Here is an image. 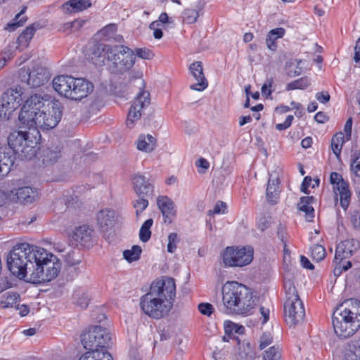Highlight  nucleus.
Returning <instances> with one entry per match:
<instances>
[{"instance_id":"7","label":"nucleus","mask_w":360,"mask_h":360,"mask_svg":"<svg viewBox=\"0 0 360 360\" xmlns=\"http://www.w3.org/2000/svg\"><path fill=\"white\" fill-rule=\"evenodd\" d=\"M112 337L108 330L101 326L91 327L87 333L82 335L81 341L86 349L94 351L96 349L100 352H108Z\"/></svg>"},{"instance_id":"47","label":"nucleus","mask_w":360,"mask_h":360,"mask_svg":"<svg viewBox=\"0 0 360 360\" xmlns=\"http://www.w3.org/2000/svg\"><path fill=\"white\" fill-rule=\"evenodd\" d=\"M263 360H282L281 354L278 347L272 346L265 351L263 355Z\"/></svg>"},{"instance_id":"25","label":"nucleus","mask_w":360,"mask_h":360,"mask_svg":"<svg viewBox=\"0 0 360 360\" xmlns=\"http://www.w3.org/2000/svg\"><path fill=\"white\" fill-rule=\"evenodd\" d=\"M14 158L11 149H0V180L11 171Z\"/></svg>"},{"instance_id":"6","label":"nucleus","mask_w":360,"mask_h":360,"mask_svg":"<svg viewBox=\"0 0 360 360\" xmlns=\"http://www.w3.org/2000/svg\"><path fill=\"white\" fill-rule=\"evenodd\" d=\"M129 88L131 91L134 87L140 90L134 103L130 108L126 121L128 127L131 128L134 123L141 117V110L150 103V93L145 91V82L142 79V73L131 74L128 81Z\"/></svg>"},{"instance_id":"43","label":"nucleus","mask_w":360,"mask_h":360,"mask_svg":"<svg viewBox=\"0 0 360 360\" xmlns=\"http://www.w3.org/2000/svg\"><path fill=\"white\" fill-rule=\"evenodd\" d=\"M326 252L323 245L315 244L311 247V256L316 262H320L324 259Z\"/></svg>"},{"instance_id":"16","label":"nucleus","mask_w":360,"mask_h":360,"mask_svg":"<svg viewBox=\"0 0 360 360\" xmlns=\"http://www.w3.org/2000/svg\"><path fill=\"white\" fill-rule=\"evenodd\" d=\"M285 320L290 326H295L301 323L305 316V310L301 301H285L284 303Z\"/></svg>"},{"instance_id":"15","label":"nucleus","mask_w":360,"mask_h":360,"mask_svg":"<svg viewBox=\"0 0 360 360\" xmlns=\"http://www.w3.org/2000/svg\"><path fill=\"white\" fill-rule=\"evenodd\" d=\"M329 181L333 185L335 195L340 196L341 207L346 210L349 205L352 195L348 181L345 180L340 174L335 172L330 173Z\"/></svg>"},{"instance_id":"8","label":"nucleus","mask_w":360,"mask_h":360,"mask_svg":"<svg viewBox=\"0 0 360 360\" xmlns=\"http://www.w3.org/2000/svg\"><path fill=\"white\" fill-rule=\"evenodd\" d=\"M254 250L250 246L227 247L221 255L226 267H242L249 264L253 259Z\"/></svg>"},{"instance_id":"12","label":"nucleus","mask_w":360,"mask_h":360,"mask_svg":"<svg viewBox=\"0 0 360 360\" xmlns=\"http://www.w3.org/2000/svg\"><path fill=\"white\" fill-rule=\"evenodd\" d=\"M62 113L60 107L57 105L52 107V110L49 111V108L42 110L32 121L33 123H29L25 127L28 129L38 130H49L56 127L61 119Z\"/></svg>"},{"instance_id":"35","label":"nucleus","mask_w":360,"mask_h":360,"mask_svg":"<svg viewBox=\"0 0 360 360\" xmlns=\"http://www.w3.org/2000/svg\"><path fill=\"white\" fill-rule=\"evenodd\" d=\"M79 360H112V357L108 352H100L96 349L94 351L89 350Z\"/></svg>"},{"instance_id":"33","label":"nucleus","mask_w":360,"mask_h":360,"mask_svg":"<svg viewBox=\"0 0 360 360\" xmlns=\"http://www.w3.org/2000/svg\"><path fill=\"white\" fill-rule=\"evenodd\" d=\"M313 200L312 196H304L300 198V203H298L299 210L305 212L308 221H311L314 217V210L311 205Z\"/></svg>"},{"instance_id":"21","label":"nucleus","mask_w":360,"mask_h":360,"mask_svg":"<svg viewBox=\"0 0 360 360\" xmlns=\"http://www.w3.org/2000/svg\"><path fill=\"white\" fill-rule=\"evenodd\" d=\"M189 70L197 81V83L191 85L190 88L198 91L205 89L208 86V82L203 73L202 63L200 61L191 63L189 67Z\"/></svg>"},{"instance_id":"22","label":"nucleus","mask_w":360,"mask_h":360,"mask_svg":"<svg viewBox=\"0 0 360 360\" xmlns=\"http://www.w3.org/2000/svg\"><path fill=\"white\" fill-rule=\"evenodd\" d=\"M359 246V241L353 238L342 241L336 247L335 259L342 260L351 257Z\"/></svg>"},{"instance_id":"28","label":"nucleus","mask_w":360,"mask_h":360,"mask_svg":"<svg viewBox=\"0 0 360 360\" xmlns=\"http://www.w3.org/2000/svg\"><path fill=\"white\" fill-rule=\"evenodd\" d=\"M15 195L20 202L31 203L37 198L38 191L32 187L24 186L17 189Z\"/></svg>"},{"instance_id":"49","label":"nucleus","mask_w":360,"mask_h":360,"mask_svg":"<svg viewBox=\"0 0 360 360\" xmlns=\"http://www.w3.org/2000/svg\"><path fill=\"white\" fill-rule=\"evenodd\" d=\"M134 52L136 56L145 60L152 59L154 56L153 51L147 48H138Z\"/></svg>"},{"instance_id":"45","label":"nucleus","mask_w":360,"mask_h":360,"mask_svg":"<svg viewBox=\"0 0 360 360\" xmlns=\"http://www.w3.org/2000/svg\"><path fill=\"white\" fill-rule=\"evenodd\" d=\"M26 8V7H24L22 10L15 15V18L14 19L15 22L12 23H8L6 27V30L8 31H14L16 27L22 26L23 25V23L26 21V18L22 15L25 13Z\"/></svg>"},{"instance_id":"55","label":"nucleus","mask_w":360,"mask_h":360,"mask_svg":"<svg viewBox=\"0 0 360 360\" xmlns=\"http://www.w3.org/2000/svg\"><path fill=\"white\" fill-rule=\"evenodd\" d=\"M351 170L356 176H360V153L352 160Z\"/></svg>"},{"instance_id":"44","label":"nucleus","mask_w":360,"mask_h":360,"mask_svg":"<svg viewBox=\"0 0 360 360\" xmlns=\"http://www.w3.org/2000/svg\"><path fill=\"white\" fill-rule=\"evenodd\" d=\"M148 197H139L137 200L133 202V206L136 211V215L138 217L148 206Z\"/></svg>"},{"instance_id":"27","label":"nucleus","mask_w":360,"mask_h":360,"mask_svg":"<svg viewBox=\"0 0 360 360\" xmlns=\"http://www.w3.org/2000/svg\"><path fill=\"white\" fill-rule=\"evenodd\" d=\"M333 326L336 335L342 338H347L353 335L360 328V323H350L349 321H346L344 323L340 322V326L338 328L335 324H333Z\"/></svg>"},{"instance_id":"36","label":"nucleus","mask_w":360,"mask_h":360,"mask_svg":"<svg viewBox=\"0 0 360 360\" xmlns=\"http://www.w3.org/2000/svg\"><path fill=\"white\" fill-rule=\"evenodd\" d=\"M283 288L285 294V301H301L294 283L290 279L284 280Z\"/></svg>"},{"instance_id":"50","label":"nucleus","mask_w":360,"mask_h":360,"mask_svg":"<svg viewBox=\"0 0 360 360\" xmlns=\"http://www.w3.org/2000/svg\"><path fill=\"white\" fill-rule=\"evenodd\" d=\"M178 236L176 233H172L168 236L167 251L172 253L176 248Z\"/></svg>"},{"instance_id":"41","label":"nucleus","mask_w":360,"mask_h":360,"mask_svg":"<svg viewBox=\"0 0 360 360\" xmlns=\"http://www.w3.org/2000/svg\"><path fill=\"white\" fill-rule=\"evenodd\" d=\"M153 221L152 219H147L141 226L139 231V238L142 242H147L151 236L150 227Z\"/></svg>"},{"instance_id":"63","label":"nucleus","mask_w":360,"mask_h":360,"mask_svg":"<svg viewBox=\"0 0 360 360\" xmlns=\"http://www.w3.org/2000/svg\"><path fill=\"white\" fill-rule=\"evenodd\" d=\"M352 127V118L349 117L346 121L345 127H344V131L345 133L347 140H349L351 138Z\"/></svg>"},{"instance_id":"26","label":"nucleus","mask_w":360,"mask_h":360,"mask_svg":"<svg viewBox=\"0 0 360 360\" xmlns=\"http://www.w3.org/2000/svg\"><path fill=\"white\" fill-rule=\"evenodd\" d=\"M41 157L45 165L53 164L61 157V148L58 146H51L44 148Z\"/></svg>"},{"instance_id":"46","label":"nucleus","mask_w":360,"mask_h":360,"mask_svg":"<svg viewBox=\"0 0 360 360\" xmlns=\"http://www.w3.org/2000/svg\"><path fill=\"white\" fill-rule=\"evenodd\" d=\"M199 15L200 14L198 10L193 8H186L183 12L182 18L184 22L188 24H191L197 21Z\"/></svg>"},{"instance_id":"61","label":"nucleus","mask_w":360,"mask_h":360,"mask_svg":"<svg viewBox=\"0 0 360 360\" xmlns=\"http://www.w3.org/2000/svg\"><path fill=\"white\" fill-rule=\"evenodd\" d=\"M84 22L82 20H75L71 22L65 24L67 28H70L74 31L79 30L84 25Z\"/></svg>"},{"instance_id":"52","label":"nucleus","mask_w":360,"mask_h":360,"mask_svg":"<svg viewBox=\"0 0 360 360\" xmlns=\"http://www.w3.org/2000/svg\"><path fill=\"white\" fill-rule=\"evenodd\" d=\"M198 309L202 314L207 316H210L214 311L213 306L210 303H200L198 304Z\"/></svg>"},{"instance_id":"53","label":"nucleus","mask_w":360,"mask_h":360,"mask_svg":"<svg viewBox=\"0 0 360 360\" xmlns=\"http://www.w3.org/2000/svg\"><path fill=\"white\" fill-rule=\"evenodd\" d=\"M272 336L269 333H264L260 338L259 349L262 350L272 343Z\"/></svg>"},{"instance_id":"4","label":"nucleus","mask_w":360,"mask_h":360,"mask_svg":"<svg viewBox=\"0 0 360 360\" xmlns=\"http://www.w3.org/2000/svg\"><path fill=\"white\" fill-rule=\"evenodd\" d=\"M53 89L61 96L72 101H79L88 96L94 85L88 80L70 75H61L55 77L52 81Z\"/></svg>"},{"instance_id":"39","label":"nucleus","mask_w":360,"mask_h":360,"mask_svg":"<svg viewBox=\"0 0 360 360\" xmlns=\"http://www.w3.org/2000/svg\"><path fill=\"white\" fill-rule=\"evenodd\" d=\"M142 250L139 245H133L130 250L123 252L124 258L129 262H133L139 259Z\"/></svg>"},{"instance_id":"17","label":"nucleus","mask_w":360,"mask_h":360,"mask_svg":"<svg viewBox=\"0 0 360 360\" xmlns=\"http://www.w3.org/2000/svg\"><path fill=\"white\" fill-rule=\"evenodd\" d=\"M96 220L100 231L105 236L113 230L118 221V214L114 210L105 208L97 213Z\"/></svg>"},{"instance_id":"23","label":"nucleus","mask_w":360,"mask_h":360,"mask_svg":"<svg viewBox=\"0 0 360 360\" xmlns=\"http://www.w3.org/2000/svg\"><path fill=\"white\" fill-rule=\"evenodd\" d=\"M158 205L164 217L165 222L171 224L176 214L174 202L167 196H159Z\"/></svg>"},{"instance_id":"57","label":"nucleus","mask_w":360,"mask_h":360,"mask_svg":"<svg viewBox=\"0 0 360 360\" xmlns=\"http://www.w3.org/2000/svg\"><path fill=\"white\" fill-rule=\"evenodd\" d=\"M351 222L354 228H360V211L354 210L351 214Z\"/></svg>"},{"instance_id":"9","label":"nucleus","mask_w":360,"mask_h":360,"mask_svg":"<svg viewBox=\"0 0 360 360\" xmlns=\"http://www.w3.org/2000/svg\"><path fill=\"white\" fill-rule=\"evenodd\" d=\"M49 101L44 97L34 94L29 97L22 105L20 112L19 114V120L25 127L29 123H33L32 120L34 119L39 113L42 110L49 108Z\"/></svg>"},{"instance_id":"62","label":"nucleus","mask_w":360,"mask_h":360,"mask_svg":"<svg viewBox=\"0 0 360 360\" xmlns=\"http://www.w3.org/2000/svg\"><path fill=\"white\" fill-rule=\"evenodd\" d=\"M116 31V27L114 24H110L105 26L103 29L101 30V32L108 37H110L112 34H114Z\"/></svg>"},{"instance_id":"29","label":"nucleus","mask_w":360,"mask_h":360,"mask_svg":"<svg viewBox=\"0 0 360 360\" xmlns=\"http://www.w3.org/2000/svg\"><path fill=\"white\" fill-rule=\"evenodd\" d=\"M137 149L146 153H150L155 150L157 141L150 134H141L137 140Z\"/></svg>"},{"instance_id":"51","label":"nucleus","mask_w":360,"mask_h":360,"mask_svg":"<svg viewBox=\"0 0 360 360\" xmlns=\"http://www.w3.org/2000/svg\"><path fill=\"white\" fill-rule=\"evenodd\" d=\"M274 83V79L272 77L268 78L263 86H262V94L263 96L268 98L271 96L272 93L271 87Z\"/></svg>"},{"instance_id":"32","label":"nucleus","mask_w":360,"mask_h":360,"mask_svg":"<svg viewBox=\"0 0 360 360\" xmlns=\"http://www.w3.org/2000/svg\"><path fill=\"white\" fill-rule=\"evenodd\" d=\"M91 6V0H70L64 4V8L70 12H79Z\"/></svg>"},{"instance_id":"14","label":"nucleus","mask_w":360,"mask_h":360,"mask_svg":"<svg viewBox=\"0 0 360 360\" xmlns=\"http://www.w3.org/2000/svg\"><path fill=\"white\" fill-rule=\"evenodd\" d=\"M20 77L22 82H26L32 88H37L47 83L51 75L46 68L38 65L34 67L31 70L22 69Z\"/></svg>"},{"instance_id":"48","label":"nucleus","mask_w":360,"mask_h":360,"mask_svg":"<svg viewBox=\"0 0 360 360\" xmlns=\"http://www.w3.org/2000/svg\"><path fill=\"white\" fill-rule=\"evenodd\" d=\"M74 299L75 300L76 304L81 308H86L89 305V298L86 293L82 291L75 292L74 294Z\"/></svg>"},{"instance_id":"30","label":"nucleus","mask_w":360,"mask_h":360,"mask_svg":"<svg viewBox=\"0 0 360 360\" xmlns=\"http://www.w3.org/2000/svg\"><path fill=\"white\" fill-rule=\"evenodd\" d=\"M279 183L278 178L269 179L266 194L268 202L272 205L278 202L280 193Z\"/></svg>"},{"instance_id":"1","label":"nucleus","mask_w":360,"mask_h":360,"mask_svg":"<svg viewBox=\"0 0 360 360\" xmlns=\"http://www.w3.org/2000/svg\"><path fill=\"white\" fill-rule=\"evenodd\" d=\"M10 271L34 284L56 278L61 269L60 259L43 248L24 243L14 246L7 257Z\"/></svg>"},{"instance_id":"20","label":"nucleus","mask_w":360,"mask_h":360,"mask_svg":"<svg viewBox=\"0 0 360 360\" xmlns=\"http://www.w3.org/2000/svg\"><path fill=\"white\" fill-rule=\"evenodd\" d=\"M134 189L138 197H148L153 195V185L146 176L136 174L132 179Z\"/></svg>"},{"instance_id":"10","label":"nucleus","mask_w":360,"mask_h":360,"mask_svg":"<svg viewBox=\"0 0 360 360\" xmlns=\"http://www.w3.org/2000/svg\"><path fill=\"white\" fill-rule=\"evenodd\" d=\"M140 305L146 314L156 319L167 316L172 308L168 302L162 301L148 292L141 297Z\"/></svg>"},{"instance_id":"40","label":"nucleus","mask_w":360,"mask_h":360,"mask_svg":"<svg viewBox=\"0 0 360 360\" xmlns=\"http://www.w3.org/2000/svg\"><path fill=\"white\" fill-rule=\"evenodd\" d=\"M82 260V255L79 251H70L65 257V262L69 266L75 267L79 265Z\"/></svg>"},{"instance_id":"37","label":"nucleus","mask_w":360,"mask_h":360,"mask_svg":"<svg viewBox=\"0 0 360 360\" xmlns=\"http://www.w3.org/2000/svg\"><path fill=\"white\" fill-rule=\"evenodd\" d=\"M20 300V295L16 292H8L3 295L0 301L1 308L13 307Z\"/></svg>"},{"instance_id":"58","label":"nucleus","mask_w":360,"mask_h":360,"mask_svg":"<svg viewBox=\"0 0 360 360\" xmlns=\"http://www.w3.org/2000/svg\"><path fill=\"white\" fill-rule=\"evenodd\" d=\"M294 117L292 115H288L283 123H279L276 125V129L279 131H283L288 129L293 120Z\"/></svg>"},{"instance_id":"24","label":"nucleus","mask_w":360,"mask_h":360,"mask_svg":"<svg viewBox=\"0 0 360 360\" xmlns=\"http://www.w3.org/2000/svg\"><path fill=\"white\" fill-rule=\"evenodd\" d=\"M238 348L233 355V360H253L255 352L250 343L247 341L242 342L237 338Z\"/></svg>"},{"instance_id":"56","label":"nucleus","mask_w":360,"mask_h":360,"mask_svg":"<svg viewBox=\"0 0 360 360\" xmlns=\"http://www.w3.org/2000/svg\"><path fill=\"white\" fill-rule=\"evenodd\" d=\"M345 360H360V347L354 351L349 349L345 354Z\"/></svg>"},{"instance_id":"59","label":"nucleus","mask_w":360,"mask_h":360,"mask_svg":"<svg viewBox=\"0 0 360 360\" xmlns=\"http://www.w3.org/2000/svg\"><path fill=\"white\" fill-rule=\"evenodd\" d=\"M226 209V205L225 202L222 201H218L216 205L214 207V209L212 211L210 210V214L211 212L212 214H220V213H224L225 210Z\"/></svg>"},{"instance_id":"31","label":"nucleus","mask_w":360,"mask_h":360,"mask_svg":"<svg viewBox=\"0 0 360 360\" xmlns=\"http://www.w3.org/2000/svg\"><path fill=\"white\" fill-rule=\"evenodd\" d=\"M39 22H34L28 26L18 37L19 45L27 47L32 39L35 32L41 28Z\"/></svg>"},{"instance_id":"2","label":"nucleus","mask_w":360,"mask_h":360,"mask_svg":"<svg viewBox=\"0 0 360 360\" xmlns=\"http://www.w3.org/2000/svg\"><path fill=\"white\" fill-rule=\"evenodd\" d=\"M89 57L92 63L99 67L104 65L107 61L111 72L119 75L129 70L136 59L134 51L126 46L104 44H94Z\"/></svg>"},{"instance_id":"54","label":"nucleus","mask_w":360,"mask_h":360,"mask_svg":"<svg viewBox=\"0 0 360 360\" xmlns=\"http://www.w3.org/2000/svg\"><path fill=\"white\" fill-rule=\"evenodd\" d=\"M236 327V324L231 321L226 322L224 324L225 333L229 338H232L233 340L236 341L237 338H236L235 337H232Z\"/></svg>"},{"instance_id":"5","label":"nucleus","mask_w":360,"mask_h":360,"mask_svg":"<svg viewBox=\"0 0 360 360\" xmlns=\"http://www.w3.org/2000/svg\"><path fill=\"white\" fill-rule=\"evenodd\" d=\"M39 131L35 129L28 131H14L8 136V148L11 149L13 158L18 155L21 159L30 160L35 156L37 150Z\"/></svg>"},{"instance_id":"13","label":"nucleus","mask_w":360,"mask_h":360,"mask_svg":"<svg viewBox=\"0 0 360 360\" xmlns=\"http://www.w3.org/2000/svg\"><path fill=\"white\" fill-rule=\"evenodd\" d=\"M148 293L156 296L162 301L169 302L173 307L176 296V284L173 278L165 277L152 283Z\"/></svg>"},{"instance_id":"19","label":"nucleus","mask_w":360,"mask_h":360,"mask_svg":"<svg viewBox=\"0 0 360 360\" xmlns=\"http://www.w3.org/2000/svg\"><path fill=\"white\" fill-rule=\"evenodd\" d=\"M23 88L19 85L7 89L1 96V100L7 105L8 110H15L22 101Z\"/></svg>"},{"instance_id":"34","label":"nucleus","mask_w":360,"mask_h":360,"mask_svg":"<svg viewBox=\"0 0 360 360\" xmlns=\"http://www.w3.org/2000/svg\"><path fill=\"white\" fill-rule=\"evenodd\" d=\"M285 32V29H283L282 27H278V28L271 30L269 32L266 39V44L267 45V47L271 51H275L277 47L276 41L278 39L283 37Z\"/></svg>"},{"instance_id":"42","label":"nucleus","mask_w":360,"mask_h":360,"mask_svg":"<svg viewBox=\"0 0 360 360\" xmlns=\"http://www.w3.org/2000/svg\"><path fill=\"white\" fill-rule=\"evenodd\" d=\"M310 85V82L307 77H302L295 80L286 86V90L290 91L294 89H305Z\"/></svg>"},{"instance_id":"64","label":"nucleus","mask_w":360,"mask_h":360,"mask_svg":"<svg viewBox=\"0 0 360 360\" xmlns=\"http://www.w3.org/2000/svg\"><path fill=\"white\" fill-rule=\"evenodd\" d=\"M311 180H312L311 177L309 176H307L304 178V180L302 183L301 188H300L302 192H303L306 194H309V191L308 190V188L310 186Z\"/></svg>"},{"instance_id":"18","label":"nucleus","mask_w":360,"mask_h":360,"mask_svg":"<svg viewBox=\"0 0 360 360\" xmlns=\"http://www.w3.org/2000/svg\"><path fill=\"white\" fill-rule=\"evenodd\" d=\"M72 237L81 246L89 248L94 242V231L87 225H82L74 230Z\"/></svg>"},{"instance_id":"3","label":"nucleus","mask_w":360,"mask_h":360,"mask_svg":"<svg viewBox=\"0 0 360 360\" xmlns=\"http://www.w3.org/2000/svg\"><path fill=\"white\" fill-rule=\"evenodd\" d=\"M224 306L230 314L248 315L258 302V297L246 285L236 281H227L221 289Z\"/></svg>"},{"instance_id":"38","label":"nucleus","mask_w":360,"mask_h":360,"mask_svg":"<svg viewBox=\"0 0 360 360\" xmlns=\"http://www.w3.org/2000/svg\"><path fill=\"white\" fill-rule=\"evenodd\" d=\"M344 139L345 136L342 132L335 134L331 139V148L337 157L340 155L341 150L345 141Z\"/></svg>"},{"instance_id":"11","label":"nucleus","mask_w":360,"mask_h":360,"mask_svg":"<svg viewBox=\"0 0 360 360\" xmlns=\"http://www.w3.org/2000/svg\"><path fill=\"white\" fill-rule=\"evenodd\" d=\"M360 303L357 301L351 300L340 304L333 312L332 317L333 324L338 328L340 322L350 323H360Z\"/></svg>"},{"instance_id":"60","label":"nucleus","mask_w":360,"mask_h":360,"mask_svg":"<svg viewBox=\"0 0 360 360\" xmlns=\"http://www.w3.org/2000/svg\"><path fill=\"white\" fill-rule=\"evenodd\" d=\"M13 111L8 110L7 105L1 100V103L0 104V118H8Z\"/></svg>"}]
</instances>
